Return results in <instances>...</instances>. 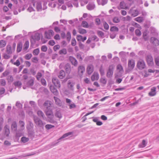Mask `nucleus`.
<instances>
[{"label": "nucleus", "mask_w": 159, "mask_h": 159, "mask_svg": "<svg viewBox=\"0 0 159 159\" xmlns=\"http://www.w3.org/2000/svg\"><path fill=\"white\" fill-rule=\"evenodd\" d=\"M134 20L139 23H141L143 20V18L142 17L139 16L135 18Z\"/></svg>", "instance_id": "nucleus-37"}, {"label": "nucleus", "mask_w": 159, "mask_h": 159, "mask_svg": "<svg viewBox=\"0 0 159 159\" xmlns=\"http://www.w3.org/2000/svg\"><path fill=\"white\" fill-rule=\"evenodd\" d=\"M113 22L115 23H118L120 21V19L117 17H114L113 19Z\"/></svg>", "instance_id": "nucleus-54"}, {"label": "nucleus", "mask_w": 159, "mask_h": 159, "mask_svg": "<svg viewBox=\"0 0 159 159\" xmlns=\"http://www.w3.org/2000/svg\"><path fill=\"white\" fill-rule=\"evenodd\" d=\"M45 37L46 38L50 39L54 34V32L52 30H49L45 32Z\"/></svg>", "instance_id": "nucleus-6"}, {"label": "nucleus", "mask_w": 159, "mask_h": 159, "mask_svg": "<svg viewBox=\"0 0 159 159\" xmlns=\"http://www.w3.org/2000/svg\"><path fill=\"white\" fill-rule=\"evenodd\" d=\"M10 54H7L6 53H4L3 55V57L4 59H8L10 57Z\"/></svg>", "instance_id": "nucleus-51"}, {"label": "nucleus", "mask_w": 159, "mask_h": 159, "mask_svg": "<svg viewBox=\"0 0 159 159\" xmlns=\"http://www.w3.org/2000/svg\"><path fill=\"white\" fill-rule=\"evenodd\" d=\"M129 14H130L132 16L134 17L137 16L139 13V12L137 9L134 7L131 8L128 12Z\"/></svg>", "instance_id": "nucleus-2"}, {"label": "nucleus", "mask_w": 159, "mask_h": 159, "mask_svg": "<svg viewBox=\"0 0 159 159\" xmlns=\"http://www.w3.org/2000/svg\"><path fill=\"white\" fill-rule=\"evenodd\" d=\"M125 5V3L124 2H121L120 3V7L121 9H127V7L124 6Z\"/></svg>", "instance_id": "nucleus-60"}, {"label": "nucleus", "mask_w": 159, "mask_h": 159, "mask_svg": "<svg viewBox=\"0 0 159 159\" xmlns=\"http://www.w3.org/2000/svg\"><path fill=\"white\" fill-rule=\"evenodd\" d=\"M114 67L112 65H110L109 67L107 74V76L108 78H111L113 75Z\"/></svg>", "instance_id": "nucleus-3"}, {"label": "nucleus", "mask_w": 159, "mask_h": 159, "mask_svg": "<svg viewBox=\"0 0 159 159\" xmlns=\"http://www.w3.org/2000/svg\"><path fill=\"white\" fill-rule=\"evenodd\" d=\"M27 129L28 131V134L29 137L33 139L34 136V132L33 129H29V127H27Z\"/></svg>", "instance_id": "nucleus-8"}, {"label": "nucleus", "mask_w": 159, "mask_h": 159, "mask_svg": "<svg viewBox=\"0 0 159 159\" xmlns=\"http://www.w3.org/2000/svg\"><path fill=\"white\" fill-rule=\"evenodd\" d=\"M6 51L8 54H11L14 51L11 49V46L8 45L7 46Z\"/></svg>", "instance_id": "nucleus-20"}, {"label": "nucleus", "mask_w": 159, "mask_h": 159, "mask_svg": "<svg viewBox=\"0 0 159 159\" xmlns=\"http://www.w3.org/2000/svg\"><path fill=\"white\" fill-rule=\"evenodd\" d=\"M41 83L43 85L45 86L46 85V82L44 79H42L41 80Z\"/></svg>", "instance_id": "nucleus-61"}, {"label": "nucleus", "mask_w": 159, "mask_h": 159, "mask_svg": "<svg viewBox=\"0 0 159 159\" xmlns=\"http://www.w3.org/2000/svg\"><path fill=\"white\" fill-rule=\"evenodd\" d=\"M34 83V80L32 79L29 80L26 83V85L28 87L32 86Z\"/></svg>", "instance_id": "nucleus-26"}, {"label": "nucleus", "mask_w": 159, "mask_h": 159, "mask_svg": "<svg viewBox=\"0 0 159 159\" xmlns=\"http://www.w3.org/2000/svg\"><path fill=\"white\" fill-rule=\"evenodd\" d=\"M100 82L104 84H105L107 83V80L104 78H101L100 79Z\"/></svg>", "instance_id": "nucleus-53"}, {"label": "nucleus", "mask_w": 159, "mask_h": 159, "mask_svg": "<svg viewBox=\"0 0 159 159\" xmlns=\"http://www.w3.org/2000/svg\"><path fill=\"white\" fill-rule=\"evenodd\" d=\"M65 68L66 73L69 74L70 73L71 71V67L70 64H66Z\"/></svg>", "instance_id": "nucleus-19"}, {"label": "nucleus", "mask_w": 159, "mask_h": 159, "mask_svg": "<svg viewBox=\"0 0 159 159\" xmlns=\"http://www.w3.org/2000/svg\"><path fill=\"white\" fill-rule=\"evenodd\" d=\"M54 127L55 126L54 125H53L50 124L46 125L45 126L46 129H49L52 128Z\"/></svg>", "instance_id": "nucleus-49"}, {"label": "nucleus", "mask_w": 159, "mask_h": 159, "mask_svg": "<svg viewBox=\"0 0 159 159\" xmlns=\"http://www.w3.org/2000/svg\"><path fill=\"white\" fill-rule=\"evenodd\" d=\"M57 87L55 86L51 85L50 87V89L51 91L55 95H57L58 94V92L57 89Z\"/></svg>", "instance_id": "nucleus-11"}, {"label": "nucleus", "mask_w": 159, "mask_h": 159, "mask_svg": "<svg viewBox=\"0 0 159 159\" xmlns=\"http://www.w3.org/2000/svg\"><path fill=\"white\" fill-rule=\"evenodd\" d=\"M14 84L16 87H19L22 85V83L20 81H17L14 83Z\"/></svg>", "instance_id": "nucleus-41"}, {"label": "nucleus", "mask_w": 159, "mask_h": 159, "mask_svg": "<svg viewBox=\"0 0 159 159\" xmlns=\"http://www.w3.org/2000/svg\"><path fill=\"white\" fill-rule=\"evenodd\" d=\"M68 87L70 89L72 90H74V84H73V83L71 82V81L69 80L68 82Z\"/></svg>", "instance_id": "nucleus-29"}, {"label": "nucleus", "mask_w": 159, "mask_h": 159, "mask_svg": "<svg viewBox=\"0 0 159 159\" xmlns=\"http://www.w3.org/2000/svg\"><path fill=\"white\" fill-rule=\"evenodd\" d=\"M110 30L111 31L117 32L118 31V28L116 26H112L111 27Z\"/></svg>", "instance_id": "nucleus-48"}, {"label": "nucleus", "mask_w": 159, "mask_h": 159, "mask_svg": "<svg viewBox=\"0 0 159 159\" xmlns=\"http://www.w3.org/2000/svg\"><path fill=\"white\" fill-rule=\"evenodd\" d=\"M52 82L54 86L57 88L60 87L61 84L60 81L58 79L56 78H53L52 79Z\"/></svg>", "instance_id": "nucleus-7"}, {"label": "nucleus", "mask_w": 159, "mask_h": 159, "mask_svg": "<svg viewBox=\"0 0 159 159\" xmlns=\"http://www.w3.org/2000/svg\"><path fill=\"white\" fill-rule=\"evenodd\" d=\"M67 53L66 50L65 48H63L59 51V53L60 54H66Z\"/></svg>", "instance_id": "nucleus-44"}, {"label": "nucleus", "mask_w": 159, "mask_h": 159, "mask_svg": "<svg viewBox=\"0 0 159 159\" xmlns=\"http://www.w3.org/2000/svg\"><path fill=\"white\" fill-rule=\"evenodd\" d=\"M33 117L34 121L37 126L43 128L45 123H43L41 119L37 116H34Z\"/></svg>", "instance_id": "nucleus-1"}, {"label": "nucleus", "mask_w": 159, "mask_h": 159, "mask_svg": "<svg viewBox=\"0 0 159 159\" xmlns=\"http://www.w3.org/2000/svg\"><path fill=\"white\" fill-rule=\"evenodd\" d=\"M27 11L30 12H31L32 11H35L34 9L33 8V7L31 6H30L27 9Z\"/></svg>", "instance_id": "nucleus-64"}, {"label": "nucleus", "mask_w": 159, "mask_h": 159, "mask_svg": "<svg viewBox=\"0 0 159 159\" xmlns=\"http://www.w3.org/2000/svg\"><path fill=\"white\" fill-rule=\"evenodd\" d=\"M100 72L101 76H103L104 75V69L101 66L99 69Z\"/></svg>", "instance_id": "nucleus-58"}, {"label": "nucleus", "mask_w": 159, "mask_h": 159, "mask_svg": "<svg viewBox=\"0 0 159 159\" xmlns=\"http://www.w3.org/2000/svg\"><path fill=\"white\" fill-rule=\"evenodd\" d=\"M29 126L27 127H29V129H30L31 128H33L34 127V125L33 123L31 121H29Z\"/></svg>", "instance_id": "nucleus-59"}, {"label": "nucleus", "mask_w": 159, "mask_h": 159, "mask_svg": "<svg viewBox=\"0 0 159 159\" xmlns=\"http://www.w3.org/2000/svg\"><path fill=\"white\" fill-rule=\"evenodd\" d=\"M54 99L55 101L56 104L58 106L61 107L62 105V102L61 100L57 97H54Z\"/></svg>", "instance_id": "nucleus-18"}, {"label": "nucleus", "mask_w": 159, "mask_h": 159, "mask_svg": "<svg viewBox=\"0 0 159 159\" xmlns=\"http://www.w3.org/2000/svg\"><path fill=\"white\" fill-rule=\"evenodd\" d=\"M135 33L136 35L140 36L141 35V32L139 29H137L135 31Z\"/></svg>", "instance_id": "nucleus-55"}, {"label": "nucleus", "mask_w": 159, "mask_h": 159, "mask_svg": "<svg viewBox=\"0 0 159 159\" xmlns=\"http://www.w3.org/2000/svg\"><path fill=\"white\" fill-rule=\"evenodd\" d=\"M117 69L118 70L119 72H123V67L120 65H118L117 66Z\"/></svg>", "instance_id": "nucleus-42"}, {"label": "nucleus", "mask_w": 159, "mask_h": 159, "mask_svg": "<svg viewBox=\"0 0 159 159\" xmlns=\"http://www.w3.org/2000/svg\"><path fill=\"white\" fill-rule=\"evenodd\" d=\"M16 107L19 108H22V105L18 101L16 103Z\"/></svg>", "instance_id": "nucleus-62"}, {"label": "nucleus", "mask_w": 159, "mask_h": 159, "mask_svg": "<svg viewBox=\"0 0 159 159\" xmlns=\"http://www.w3.org/2000/svg\"><path fill=\"white\" fill-rule=\"evenodd\" d=\"M156 88L153 87L151 89V91L148 93V95L150 96H153L156 94Z\"/></svg>", "instance_id": "nucleus-12"}, {"label": "nucleus", "mask_w": 159, "mask_h": 159, "mask_svg": "<svg viewBox=\"0 0 159 159\" xmlns=\"http://www.w3.org/2000/svg\"><path fill=\"white\" fill-rule=\"evenodd\" d=\"M151 42L155 46H157L159 44V41L158 40L154 37H152L151 38Z\"/></svg>", "instance_id": "nucleus-15"}, {"label": "nucleus", "mask_w": 159, "mask_h": 159, "mask_svg": "<svg viewBox=\"0 0 159 159\" xmlns=\"http://www.w3.org/2000/svg\"><path fill=\"white\" fill-rule=\"evenodd\" d=\"M14 60H10L11 62L17 66H19L20 65V62L19 60H16V62H14Z\"/></svg>", "instance_id": "nucleus-43"}, {"label": "nucleus", "mask_w": 159, "mask_h": 159, "mask_svg": "<svg viewBox=\"0 0 159 159\" xmlns=\"http://www.w3.org/2000/svg\"><path fill=\"white\" fill-rule=\"evenodd\" d=\"M137 66L139 70H142L145 68L146 65L143 60H142L138 62Z\"/></svg>", "instance_id": "nucleus-5"}, {"label": "nucleus", "mask_w": 159, "mask_h": 159, "mask_svg": "<svg viewBox=\"0 0 159 159\" xmlns=\"http://www.w3.org/2000/svg\"><path fill=\"white\" fill-rule=\"evenodd\" d=\"M78 32L80 34H86L87 32V31L85 29L80 28H78Z\"/></svg>", "instance_id": "nucleus-35"}, {"label": "nucleus", "mask_w": 159, "mask_h": 159, "mask_svg": "<svg viewBox=\"0 0 159 159\" xmlns=\"http://www.w3.org/2000/svg\"><path fill=\"white\" fill-rule=\"evenodd\" d=\"M47 47L45 45H43L41 48V50L44 52H46L47 50Z\"/></svg>", "instance_id": "nucleus-57"}, {"label": "nucleus", "mask_w": 159, "mask_h": 159, "mask_svg": "<svg viewBox=\"0 0 159 159\" xmlns=\"http://www.w3.org/2000/svg\"><path fill=\"white\" fill-rule=\"evenodd\" d=\"M55 116L59 118H61L62 116L61 113V112L57 110L55 113Z\"/></svg>", "instance_id": "nucleus-40"}, {"label": "nucleus", "mask_w": 159, "mask_h": 159, "mask_svg": "<svg viewBox=\"0 0 159 159\" xmlns=\"http://www.w3.org/2000/svg\"><path fill=\"white\" fill-rule=\"evenodd\" d=\"M134 60H129L128 63V69L129 70H132L134 67L135 63Z\"/></svg>", "instance_id": "nucleus-9"}, {"label": "nucleus", "mask_w": 159, "mask_h": 159, "mask_svg": "<svg viewBox=\"0 0 159 159\" xmlns=\"http://www.w3.org/2000/svg\"><path fill=\"white\" fill-rule=\"evenodd\" d=\"M32 56V55L31 54H27L25 56V58L27 60L30 59Z\"/></svg>", "instance_id": "nucleus-56"}, {"label": "nucleus", "mask_w": 159, "mask_h": 159, "mask_svg": "<svg viewBox=\"0 0 159 159\" xmlns=\"http://www.w3.org/2000/svg\"><path fill=\"white\" fill-rule=\"evenodd\" d=\"M16 137H20L23 135L22 133L20 131H16Z\"/></svg>", "instance_id": "nucleus-50"}, {"label": "nucleus", "mask_w": 159, "mask_h": 159, "mask_svg": "<svg viewBox=\"0 0 159 159\" xmlns=\"http://www.w3.org/2000/svg\"><path fill=\"white\" fill-rule=\"evenodd\" d=\"M82 36L80 35H78L77 36V39L78 41H82Z\"/></svg>", "instance_id": "nucleus-63"}, {"label": "nucleus", "mask_w": 159, "mask_h": 159, "mask_svg": "<svg viewBox=\"0 0 159 159\" xmlns=\"http://www.w3.org/2000/svg\"><path fill=\"white\" fill-rule=\"evenodd\" d=\"M29 140V138H26L25 137H23L21 138V141L24 143H25L28 142Z\"/></svg>", "instance_id": "nucleus-36"}, {"label": "nucleus", "mask_w": 159, "mask_h": 159, "mask_svg": "<svg viewBox=\"0 0 159 159\" xmlns=\"http://www.w3.org/2000/svg\"><path fill=\"white\" fill-rule=\"evenodd\" d=\"M53 117L54 115L48 116L47 120V121L51 123H55L56 122V121L54 120Z\"/></svg>", "instance_id": "nucleus-17"}, {"label": "nucleus", "mask_w": 159, "mask_h": 159, "mask_svg": "<svg viewBox=\"0 0 159 159\" xmlns=\"http://www.w3.org/2000/svg\"><path fill=\"white\" fill-rule=\"evenodd\" d=\"M19 124L20 125V129L23 130L25 129V123L23 121L20 120L19 121Z\"/></svg>", "instance_id": "nucleus-30"}, {"label": "nucleus", "mask_w": 159, "mask_h": 159, "mask_svg": "<svg viewBox=\"0 0 159 159\" xmlns=\"http://www.w3.org/2000/svg\"><path fill=\"white\" fill-rule=\"evenodd\" d=\"M65 75L66 74L65 71L63 70H61L59 72V75H58L59 78L61 79H62L65 77Z\"/></svg>", "instance_id": "nucleus-25"}, {"label": "nucleus", "mask_w": 159, "mask_h": 159, "mask_svg": "<svg viewBox=\"0 0 159 159\" xmlns=\"http://www.w3.org/2000/svg\"><path fill=\"white\" fill-rule=\"evenodd\" d=\"M93 121L94 122H96V124L100 126L102 124V123L101 121H98L97 118H95L93 120Z\"/></svg>", "instance_id": "nucleus-32"}, {"label": "nucleus", "mask_w": 159, "mask_h": 159, "mask_svg": "<svg viewBox=\"0 0 159 159\" xmlns=\"http://www.w3.org/2000/svg\"><path fill=\"white\" fill-rule=\"evenodd\" d=\"M35 4L36 5V9L37 11H41L42 9L41 3L40 2H35L33 3V5L34 7Z\"/></svg>", "instance_id": "nucleus-10"}, {"label": "nucleus", "mask_w": 159, "mask_h": 159, "mask_svg": "<svg viewBox=\"0 0 159 159\" xmlns=\"http://www.w3.org/2000/svg\"><path fill=\"white\" fill-rule=\"evenodd\" d=\"M66 38L67 40L70 41L71 39V34L70 32H68L66 34Z\"/></svg>", "instance_id": "nucleus-52"}, {"label": "nucleus", "mask_w": 159, "mask_h": 159, "mask_svg": "<svg viewBox=\"0 0 159 159\" xmlns=\"http://www.w3.org/2000/svg\"><path fill=\"white\" fill-rule=\"evenodd\" d=\"M22 48V44L21 43H19L17 45V51L18 52H20Z\"/></svg>", "instance_id": "nucleus-31"}, {"label": "nucleus", "mask_w": 159, "mask_h": 159, "mask_svg": "<svg viewBox=\"0 0 159 159\" xmlns=\"http://www.w3.org/2000/svg\"><path fill=\"white\" fill-rule=\"evenodd\" d=\"M9 73V71L8 70H6L3 73H2L1 77L2 78L3 77L6 76L8 75Z\"/></svg>", "instance_id": "nucleus-45"}, {"label": "nucleus", "mask_w": 159, "mask_h": 159, "mask_svg": "<svg viewBox=\"0 0 159 159\" xmlns=\"http://www.w3.org/2000/svg\"><path fill=\"white\" fill-rule=\"evenodd\" d=\"M146 141L145 140H143L141 144H139V146L141 148H144L146 146Z\"/></svg>", "instance_id": "nucleus-38"}, {"label": "nucleus", "mask_w": 159, "mask_h": 159, "mask_svg": "<svg viewBox=\"0 0 159 159\" xmlns=\"http://www.w3.org/2000/svg\"><path fill=\"white\" fill-rule=\"evenodd\" d=\"M43 106L46 108V109L51 108V104L50 101H46L43 104Z\"/></svg>", "instance_id": "nucleus-24"}, {"label": "nucleus", "mask_w": 159, "mask_h": 159, "mask_svg": "<svg viewBox=\"0 0 159 159\" xmlns=\"http://www.w3.org/2000/svg\"><path fill=\"white\" fill-rule=\"evenodd\" d=\"M131 19V17L129 16H127L126 17H123L122 18V20L125 22L129 21H130Z\"/></svg>", "instance_id": "nucleus-33"}, {"label": "nucleus", "mask_w": 159, "mask_h": 159, "mask_svg": "<svg viewBox=\"0 0 159 159\" xmlns=\"http://www.w3.org/2000/svg\"><path fill=\"white\" fill-rule=\"evenodd\" d=\"M95 6L93 3H89L87 6V8L89 10L93 9L95 8Z\"/></svg>", "instance_id": "nucleus-27"}, {"label": "nucleus", "mask_w": 159, "mask_h": 159, "mask_svg": "<svg viewBox=\"0 0 159 159\" xmlns=\"http://www.w3.org/2000/svg\"><path fill=\"white\" fill-rule=\"evenodd\" d=\"M39 52V48H36L33 51V54L34 55H37Z\"/></svg>", "instance_id": "nucleus-46"}, {"label": "nucleus", "mask_w": 159, "mask_h": 159, "mask_svg": "<svg viewBox=\"0 0 159 159\" xmlns=\"http://www.w3.org/2000/svg\"><path fill=\"white\" fill-rule=\"evenodd\" d=\"M17 125L16 121L13 122L11 126V129L12 131L14 132L16 131L17 130Z\"/></svg>", "instance_id": "nucleus-13"}, {"label": "nucleus", "mask_w": 159, "mask_h": 159, "mask_svg": "<svg viewBox=\"0 0 159 159\" xmlns=\"http://www.w3.org/2000/svg\"><path fill=\"white\" fill-rule=\"evenodd\" d=\"M73 134V132H69L68 133H66L64 134L61 137H60V138H59L58 139H57V141H58V142L57 143H54L53 142L52 143V146H54L56 144H57L58 142H59V140H61L64 138H65L69 135H72Z\"/></svg>", "instance_id": "nucleus-4"}, {"label": "nucleus", "mask_w": 159, "mask_h": 159, "mask_svg": "<svg viewBox=\"0 0 159 159\" xmlns=\"http://www.w3.org/2000/svg\"><path fill=\"white\" fill-rule=\"evenodd\" d=\"M82 26L84 28H88V23L85 21H83L82 22L81 24Z\"/></svg>", "instance_id": "nucleus-47"}, {"label": "nucleus", "mask_w": 159, "mask_h": 159, "mask_svg": "<svg viewBox=\"0 0 159 159\" xmlns=\"http://www.w3.org/2000/svg\"><path fill=\"white\" fill-rule=\"evenodd\" d=\"M93 66L92 65H89L87 68V72L89 75H91L93 71Z\"/></svg>", "instance_id": "nucleus-16"}, {"label": "nucleus", "mask_w": 159, "mask_h": 159, "mask_svg": "<svg viewBox=\"0 0 159 159\" xmlns=\"http://www.w3.org/2000/svg\"><path fill=\"white\" fill-rule=\"evenodd\" d=\"M99 78V75L98 74L96 73L94 74L91 77V80L92 81H93L94 80H98Z\"/></svg>", "instance_id": "nucleus-28"}, {"label": "nucleus", "mask_w": 159, "mask_h": 159, "mask_svg": "<svg viewBox=\"0 0 159 159\" xmlns=\"http://www.w3.org/2000/svg\"><path fill=\"white\" fill-rule=\"evenodd\" d=\"M37 114L38 116L40 117H42L43 120H45L46 117L43 113L41 110L38 111Z\"/></svg>", "instance_id": "nucleus-23"}, {"label": "nucleus", "mask_w": 159, "mask_h": 159, "mask_svg": "<svg viewBox=\"0 0 159 159\" xmlns=\"http://www.w3.org/2000/svg\"><path fill=\"white\" fill-rule=\"evenodd\" d=\"M29 46V42L28 41H26L24 44L23 50H24V51L27 50V49L28 48Z\"/></svg>", "instance_id": "nucleus-34"}, {"label": "nucleus", "mask_w": 159, "mask_h": 159, "mask_svg": "<svg viewBox=\"0 0 159 159\" xmlns=\"http://www.w3.org/2000/svg\"><path fill=\"white\" fill-rule=\"evenodd\" d=\"M6 44V42L3 40L0 41V48H2L4 47Z\"/></svg>", "instance_id": "nucleus-39"}, {"label": "nucleus", "mask_w": 159, "mask_h": 159, "mask_svg": "<svg viewBox=\"0 0 159 159\" xmlns=\"http://www.w3.org/2000/svg\"><path fill=\"white\" fill-rule=\"evenodd\" d=\"M5 134L6 136H8L10 134L9 127L7 125H6L4 127Z\"/></svg>", "instance_id": "nucleus-21"}, {"label": "nucleus", "mask_w": 159, "mask_h": 159, "mask_svg": "<svg viewBox=\"0 0 159 159\" xmlns=\"http://www.w3.org/2000/svg\"><path fill=\"white\" fill-rule=\"evenodd\" d=\"M46 114L47 116L53 115V112L51 108L46 109Z\"/></svg>", "instance_id": "nucleus-22"}, {"label": "nucleus", "mask_w": 159, "mask_h": 159, "mask_svg": "<svg viewBox=\"0 0 159 159\" xmlns=\"http://www.w3.org/2000/svg\"><path fill=\"white\" fill-rule=\"evenodd\" d=\"M85 70V67L83 66H79L78 68V72L79 75L81 76L83 75V73Z\"/></svg>", "instance_id": "nucleus-14"}]
</instances>
